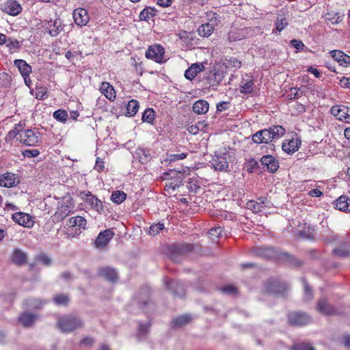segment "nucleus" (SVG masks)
Returning a JSON list of instances; mask_svg holds the SVG:
<instances>
[{
    "label": "nucleus",
    "instance_id": "obj_8",
    "mask_svg": "<svg viewBox=\"0 0 350 350\" xmlns=\"http://www.w3.org/2000/svg\"><path fill=\"white\" fill-rule=\"evenodd\" d=\"M73 208L72 198L70 197L64 198L54 215L55 218L57 220H62L71 213Z\"/></svg>",
    "mask_w": 350,
    "mask_h": 350
},
{
    "label": "nucleus",
    "instance_id": "obj_61",
    "mask_svg": "<svg viewBox=\"0 0 350 350\" xmlns=\"http://www.w3.org/2000/svg\"><path fill=\"white\" fill-rule=\"evenodd\" d=\"M230 107V103L227 101H222L217 104V111L222 112L228 109Z\"/></svg>",
    "mask_w": 350,
    "mask_h": 350
},
{
    "label": "nucleus",
    "instance_id": "obj_33",
    "mask_svg": "<svg viewBox=\"0 0 350 350\" xmlns=\"http://www.w3.org/2000/svg\"><path fill=\"white\" fill-rule=\"evenodd\" d=\"M211 163L215 170L223 171L228 167V162L226 157L217 156Z\"/></svg>",
    "mask_w": 350,
    "mask_h": 350
},
{
    "label": "nucleus",
    "instance_id": "obj_17",
    "mask_svg": "<svg viewBox=\"0 0 350 350\" xmlns=\"http://www.w3.org/2000/svg\"><path fill=\"white\" fill-rule=\"evenodd\" d=\"M72 16L76 25L80 27L86 25L90 20L88 11L82 8H76L73 11Z\"/></svg>",
    "mask_w": 350,
    "mask_h": 350
},
{
    "label": "nucleus",
    "instance_id": "obj_23",
    "mask_svg": "<svg viewBox=\"0 0 350 350\" xmlns=\"http://www.w3.org/2000/svg\"><path fill=\"white\" fill-rule=\"evenodd\" d=\"M38 319V316L36 314L25 312L18 317V321L25 327H29Z\"/></svg>",
    "mask_w": 350,
    "mask_h": 350
},
{
    "label": "nucleus",
    "instance_id": "obj_1",
    "mask_svg": "<svg viewBox=\"0 0 350 350\" xmlns=\"http://www.w3.org/2000/svg\"><path fill=\"white\" fill-rule=\"evenodd\" d=\"M284 133L285 129L282 126L275 125L257 131L252 136V139L256 144H268L280 138Z\"/></svg>",
    "mask_w": 350,
    "mask_h": 350
},
{
    "label": "nucleus",
    "instance_id": "obj_3",
    "mask_svg": "<svg viewBox=\"0 0 350 350\" xmlns=\"http://www.w3.org/2000/svg\"><path fill=\"white\" fill-rule=\"evenodd\" d=\"M265 291L269 294L286 297L289 290L288 284L278 279L271 278L265 283Z\"/></svg>",
    "mask_w": 350,
    "mask_h": 350
},
{
    "label": "nucleus",
    "instance_id": "obj_49",
    "mask_svg": "<svg viewBox=\"0 0 350 350\" xmlns=\"http://www.w3.org/2000/svg\"><path fill=\"white\" fill-rule=\"evenodd\" d=\"M290 350H315V348L312 347L310 343L301 342H297L292 345Z\"/></svg>",
    "mask_w": 350,
    "mask_h": 350
},
{
    "label": "nucleus",
    "instance_id": "obj_16",
    "mask_svg": "<svg viewBox=\"0 0 350 350\" xmlns=\"http://www.w3.org/2000/svg\"><path fill=\"white\" fill-rule=\"evenodd\" d=\"M1 10L11 16H17L22 11V7L16 0H8L1 5Z\"/></svg>",
    "mask_w": 350,
    "mask_h": 350
},
{
    "label": "nucleus",
    "instance_id": "obj_39",
    "mask_svg": "<svg viewBox=\"0 0 350 350\" xmlns=\"http://www.w3.org/2000/svg\"><path fill=\"white\" fill-rule=\"evenodd\" d=\"M157 10L154 8L148 7L144 8L139 14L141 21H148L153 16H156Z\"/></svg>",
    "mask_w": 350,
    "mask_h": 350
},
{
    "label": "nucleus",
    "instance_id": "obj_57",
    "mask_svg": "<svg viewBox=\"0 0 350 350\" xmlns=\"http://www.w3.org/2000/svg\"><path fill=\"white\" fill-rule=\"evenodd\" d=\"M223 232V230L221 227H216L211 228L208 231V234L212 239H217L221 235V232Z\"/></svg>",
    "mask_w": 350,
    "mask_h": 350
},
{
    "label": "nucleus",
    "instance_id": "obj_12",
    "mask_svg": "<svg viewBox=\"0 0 350 350\" xmlns=\"http://www.w3.org/2000/svg\"><path fill=\"white\" fill-rule=\"evenodd\" d=\"M45 31H46L51 36H57L60 31L62 30V21L57 17L56 13H53L51 18L49 20L45 19Z\"/></svg>",
    "mask_w": 350,
    "mask_h": 350
},
{
    "label": "nucleus",
    "instance_id": "obj_41",
    "mask_svg": "<svg viewBox=\"0 0 350 350\" xmlns=\"http://www.w3.org/2000/svg\"><path fill=\"white\" fill-rule=\"evenodd\" d=\"M206 18L208 20V22L206 23L210 26H212V27L215 29V27H217L220 21H221V17L219 15L213 12H209L206 13Z\"/></svg>",
    "mask_w": 350,
    "mask_h": 350
},
{
    "label": "nucleus",
    "instance_id": "obj_22",
    "mask_svg": "<svg viewBox=\"0 0 350 350\" xmlns=\"http://www.w3.org/2000/svg\"><path fill=\"white\" fill-rule=\"evenodd\" d=\"M12 219L21 226L30 227L33 225L31 217L25 213L16 212L12 215Z\"/></svg>",
    "mask_w": 350,
    "mask_h": 350
},
{
    "label": "nucleus",
    "instance_id": "obj_27",
    "mask_svg": "<svg viewBox=\"0 0 350 350\" xmlns=\"http://www.w3.org/2000/svg\"><path fill=\"white\" fill-rule=\"evenodd\" d=\"M192 320L193 318L189 314L178 315L172 320V325L174 328H179L189 324Z\"/></svg>",
    "mask_w": 350,
    "mask_h": 350
},
{
    "label": "nucleus",
    "instance_id": "obj_44",
    "mask_svg": "<svg viewBox=\"0 0 350 350\" xmlns=\"http://www.w3.org/2000/svg\"><path fill=\"white\" fill-rule=\"evenodd\" d=\"M139 110V103L136 100H130L126 105V115L129 116H135Z\"/></svg>",
    "mask_w": 350,
    "mask_h": 350
},
{
    "label": "nucleus",
    "instance_id": "obj_40",
    "mask_svg": "<svg viewBox=\"0 0 350 350\" xmlns=\"http://www.w3.org/2000/svg\"><path fill=\"white\" fill-rule=\"evenodd\" d=\"M254 83L253 80H243L240 85V92L245 94H251L254 91Z\"/></svg>",
    "mask_w": 350,
    "mask_h": 350
},
{
    "label": "nucleus",
    "instance_id": "obj_7",
    "mask_svg": "<svg viewBox=\"0 0 350 350\" xmlns=\"http://www.w3.org/2000/svg\"><path fill=\"white\" fill-rule=\"evenodd\" d=\"M146 57L154 60L159 64H163L167 61L165 58V49L159 45L150 46L146 51Z\"/></svg>",
    "mask_w": 350,
    "mask_h": 350
},
{
    "label": "nucleus",
    "instance_id": "obj_64",
    "mask_svg": "<svg viewBox=\"0 0 350 350\" xmlns=\"http://www.w3.org/2000/svg\"><path fill=\"white\" fill-rule=\"evenodd\" d=\"M40 152L37 150H26L23 152L25 157L32 158L36 157L39 154Z\"/></svg>",
    "mask_w": 350,
    "mask_h": 350
},
{
    "label": "nucleus",
    "instance_id": "obj_45",
    "mask_svg": "<svg viewBox=\"0 0 350 350\" xmlns=\"http://www.w3.org/2000/svg\"><path fill=\"white\" fill-rule=\"evenodd\" d=\"M53 300L57 305L67 306L70 301V297L68 295L60 293L55 295Z\"/></svg>",
    "mask_w": 350,
    "mask_h": 350
},
{
    "label": "nucleus",
    "instance_id": "obj_20",
    "mask_svg": "<svg viewBox=\"0 0 350 350\" xmlns=\"http://www.w3.org/2000/svg\"><path fill=\"white\" fill-rule=\"evenodd\" d=\"M261 165L265 166L267 170L271 172H275L279 168V163L277 159L270 154L264 155L260 159Z\"/></svg>",
    "mask_w": 350,
    "mask_h": 350
},
{
    "label": "nucleus",
    "instance_id": "obj_54",
    "mask_svg": "<svg viewBox=\"0 0 350 350\" xmlns=\"http://www.w3.org/2000/svg\"><path fill=\"white\" fill-rule=\"evenodd\" d=\"M221 291L226 295H234L238 293V288L233 285H226L221 288Z\"/></svg>",
    "mask_w": 350,
    "mask_h": 350
},
{
    "label": "nucleus",
    "instance_id": "obj_6",
    "mask_svg": "<svg viewBox=\"0 0 350 350\" xmlns=\"http://www.w3.org/2000/svg\"><path fill=\"white\" fill-rule=\"evenodd\" d=\"M193 249V245L190 244L173 245L169 248L170 257L173 261L179 262L181 257L192 251Z\"/></svg>",
    "mask_w": 350,
    "mask_h": 350
},
{
    "label": "nucleus",
    "instance_id": "obj_24",
    "mask_svg": "<svg viewBox=\"0 0 350 350\" xmlns=\"http://www.w3.org/2000/svg\"><path fill=\"white\" fill-rule=\"evenodd\" d=\"M254 252L256 256L265 259H273L277 256V252L275 250L271 247H258L256 248Z\"/></svg>",
    "mask_w": 350,
    "mask_h": 350
},
{
    "label": "nucleus",
    "instance_id": "obj_59",
    "mask_svg": "<svg viewBox=\"0 0 350 350\" xmlns=\"http://www.w3.org/2000/svg\"><path fill=\"white\" fill-rule=\"evenodd\" d=\"M246 167L247 172H252L253 170L257 169L258 167V162L254 159H251L249 160Z\"/></svg>",
    "mask_w": 350,
    "mask_h": 350
},
{
    "label": "nucleus",
    "instance_id": "obj_11",
    "mask_svg": "<svg viewBox=\"0 0 350 350\" xmlns=\"http://www.w3.org/2000/svg\"><path fill=\"white\" fill-rule=\"evenodd\" d=\"M79 196L83 201L89 204L92 208L94 209L99 214L103 212L104 206L102 201L90 191H81L79 193Z\"/></svg>",
    "mask_w": 350,
    "mask_h": 350
},
{
    "label": "nucleus",
    "instance_id": "obj_56",
    "mask_svg": "<svg viewBox=\"0 0 350 350\" xmlns=\"http://www.w3.org/2000/svg\"><path fill=\"white\" fill-rule=\"evenodd\" d=\"M150 326V323L143 324L142 323H139V329H138V336L142 337L146 335L148 332L149 327Z\"/></svg>",
    "mask_w": 350,
    "mask_h": 350
},
{
    "label": "nucleus",
    "instance_id": "obj_26",
    "mask_svg": "<svg viewBox=\"0 0 350 350\" xmlns=\"http://www.w3.org/2000/svg\"><path fill=\"white\" fill-rule=\"evenodd\" d=\"M332 58L340 66L347 67L350 65V56L339 50H333L330 52Z\"/></svg>",
    "mask_w": 350,
    "mask_h": 350
},
{
    "label": "nucleus",
    "instance_id": "obj_63",
    "mask_svg": "<svg viewBox=\"0 0 350 350\" xmlns=\"http://www.w3.org/2000/svg\"><path fill=\"white\" fill-rule=\"evenodd\" d=\"M94 342V339L90 336H86L80 341L81 346H89L91 347Z\"/></svg>",
    "mask_w": 350,
    "mask_h": 350
},
{
    "label": "nucleus",
    "instance_id": "obj_42",
    "mask_svg": "<svg viewBox=\"0 0 350 350\" xmlns=\"http://www.w3.org/2000/svg\"><path fill=\"white\" fill-rule=\"evenodd\" d=\"M137 154L142 163L148 162L152 158L150 150L149 149L139 148L137 150Z\"/></svg>",
    "mask_w": 350,
    "mask_h": 350
},
{
    "label": "nucleus",
    "instance_id": "obj_21",
    "mask_svg": "<svg viewBox=\"0 0 350 350\" xmlns=\"http://www.w3.org/2000/svg\"><path fill=\"white\" fill-rule=\"evenodd\" d=\"M113 235L114 232L110 229H107L103 232H100L95 240L96 247H102L106 246L109 243V241L112 239Z\"/></svg>",
    "mask_w": 350,
    "mask_h": 350
},
{
    "label": "nucleus",
    "instance_id": "obj_46",
    "mask_svg": "<svg viewBox=\"0 0 350 350\" xmlns=\"http://www.w3.org/2000/svg\"><path fill=\"white\" fill-rule=\"evenodd\" d=\"M126 198V194L122 191H113L111 196V200L113 202L119 204L124 202Z\"/></svg>",
    "mask_w": 350,
    "mask_h": 350
},
{
    "label": "nucleus",
    "instance_id": "obj_53",
    "mask_svg": "<svg viewBox=\"0 0 350 350\" xmlns=\"http://www.w3.org/2000/svg\"><path fill=\"white\" fill-rule=\"evenodd\" d=\"M246 207L254 213H258L262 211L261 206L255 200H249L246 204Z\"/></svg>",
    "mask_w": 350,
    "mask_h": 350
},
{
    "label": "nucleus",
    "instance_id": "obj_60",
    "mask_svg": "<svg viewBox=\"0 0 350 350\" xmlns=\"http://www.w3.org/2000/svg\"><path fill=\"white\" fill-rule=\"evenodd\" d=\"M228 64L230 67L234 68H239L241 66V62L235 57H231L228 61Z\"/></svg>",
    "mask_w": 350,
    "mask_h": 350
},
{
    "label": "nucleus",
    "instance_id": "obj_47",
    "mask_svg": "<svg viewBox=\"0 0 350 350\" xmlns=\"http://www.w3.org/2000/svg\"><path fill=\"white\" fill-rule=\"evenodd\" d=\"M215 29L207 23L201 25L198 29V34L202 37H208Z\"/></svg>",
    "mask_w": 350,
    "mask_h": 350
},
{
    "label": "nucleus",
    "instance_id": "obj_34",
    "mask_svg": "<svg viewBox=\"0 0 350 350\" xmlns=\"http://www.w3.org/2000/svg\"><path fill=\"white\" fill-rule=\"evenodd\" d=\"M192 108L194 113L202 115L208 112L209 104L206 100L200 99L194 103Z\"/></svg>",
    "mask_w": 350,
    "mask_h": 350
},
{
    "label": "nucleus",
    "instance_id": "obj_48",
    "mask_svg": "<svg viewBox=\"0 0 350 350\" xmlns=\"http://www.w3.org/2000/svg\"><path fill=\"white\" fill-rule=\"evenodd\" d=\"M349 244L340 245L333 250V253L340 257H347L350 256V251L348 248Z\"/></svg>",
    "mask_w": 350,
    "mask_h": 350
},
{
    "label": "nucleus",
    "instance_id": "obj_31",
    "mask_svg": "<svg viewBox=\"0 0 350 350\" xmlns=\"http://www.w3.org/2000/svg\"><path fill=\"white\" fill-rule=\"evenodd\" d=\"M12 261L17 265H25L27 261V257L25 252L20 249H15L11 255Z\"/></svg>",
    "mask_w": 350,
    "mask_h": 350
},
{
    "label": "nucleus",
    "instance_id": "obj_32",
    "mask_svg": "<svg viewBox=\"0 0 350 350\" xmlns=\"http://www.w3.org/2000/svg\"><path fill=\"white\" fill-rule=\"evenodd\" d=\"M301 144V140L298 138L293 139L282 144V150L288 154L293 153L298 150Z\"/></svg>",
    "mask_w": 350,
    "mask_h": 350
},
{
    "label": "nucleus",
    "instance_id": "obj_10",
    "mask_svg": "<svg viewBox=\"0 0 350 350\" xmlns=\"http://www.w3.org/2000/svg\"><path fill=\"white\" fill-rule=\"evenodd\" d=\"M18 137V142L28 146H36L39 141V137L36 133L31 129L24 130L23 129V126L20 129Z\"/></svg>",
    "mask_w": 350,
    "mask_h": 350
},
{
    "label": "nucleus",
    "instance_id": "obj_30",
    "mask_svg": "<svg viewBox=\"0 0 350 350\" xmlns=\"http://www.w3.org/2000/svg\"><path fill=\"white\" fill-rule=\"evenodd\" d=\"M14 65L18 68L21 75L23 77L25 83H27V77H29L31 72L30 65L23 59H16L14 61Z\"/></svg>",
    "mask_w": 350,
    "mask_h": 350
},
{
    "label": "nucleus",
    "instance_id": "obj_55",
    "mask_svg": "<svg viewBox=\"0 0 350 350\" xmlns=\"http://www.w3.org/2000/svg\"><path fill=\"white\" fill-rule=\"evenodd\" d=\"M275 25L276 31L280 32L288 25V22L286 18H278Z\"/></svg>",
    "mask_w": 350,
    "mask_h": 350
},
{
    "label": "nucleus",
    "instance_id": "obj_13",
    "mask_svg": "<svg viewBox=\"0 0 350 350\" xmlns=\"http://www.w3.org/2000/svg\"><path fill=\"white\" fill-rule=\"evenodd\" d=\"M331 113L339 120L350 123V108L346 105H335L331 108Z\"/></svg>",
    "mask_w": 350,
    "mask_h": 350
},
{
    "label": "nucleus",
    "instance_id": "obj_51",
    "mask_svg": "<svg viewBox=\"0 0 350 350\" xmlns=\"http://www.w3.org/2000/svg\"><path fill=\"white\" fill-rule=\"evenodd\" d=\"M53 118L61 122H65L68 118V113L66 110L58 109L53 114Z\"/></svg>",
    "mask_w": 350,
    "mask_h": 350
},
{
    "label": "nucleus",
    "instance_id": "obj_37",
    "mask_svg": "<svg viewBox=\"0 0 350 350\" xmlns=\"http://www.w3.org/2000/svg\"><path fill=\"white\" fill-rule=\"evenodd\" d=\"M301 280L304 285V301H309L313 299L314 292L309 283L307 282L306 278L302 277Z\"/></svg>",
    "mask_w": 350,
    "mask_h": 350
},
{
    "label": "nucleus",
    "instance_id": "obj_25",
    "mask_svg": "<svg viewBox=\"0 0 350 350\" xmlns=\"http://www.w3.org/2000/svg\"><path fill=\"white\" fill-rule=\"evenodd\" d=\"M334 208L345 213L350 212V198L346 195L340 196L334 201Z\"/></svg>",
    "mask_w": 350,
    "mask_h": 350
},
{
    "label": "nucleus",
    "instance_id": "obj_18",
    "mask_svg": "<svg viewBox=\"0 0 350 350\" xmlns=\"http://www.w3.org/2000/svg\"><path fill=\"white\" fill-rule=\"evenodd\" d=\"M168 290L176 297H184L185 288L184 284L178 281L171 280L166 282Z\"/></svg>",
    "mask_w": 350,
    "mask_h": 350
},
{
    "label": "nucleus",
    "instance_id": "obj_58",
    "mask_svg": "<svg viewBox=\"0 0 350 350\" xmlns=\"http://www.w3.org/2000/svg\"><path fill=\"white\" fill-rule=\"evenodd\" d=\"M5 44L10 49H16L20 46L19 42L17 40H12L10 38H7L6 42Z\"/></svg>",
    "mask_w": 350,
    "mask_h": 350
},
{
    "label": "nucleus",
    "instance_id": "obj_38",
    "mask_svg": "<svg viewBox=\"0 0 350 350\" xmlns=\"http://www.w3.org/2000/svg\"><path fill=\"white\" fill-rule=\"evenodd\" d=\"M87 221L83 217L77 216L70 217L68 221L67 226L69 227H76L78 226L79 229H85Z\"/></svg>",
    "mask_w": 350,
    "mask_h": 350
},
{
    "label": "nucleus",
    "instance_id": "obj_29",
    "mask_svg": "<svg viewBox=\"0 0 350 350\" xmlns=\"http://www.w3.org/2000/svg\"><path fill=\"white\" fill-rule=\"evenodd\" d=\"M280 258L288 265L294 267H300L304 265L302 260L287 252H282L280 254Z\"/></svg>",
    "mask_w": 350,
    "mask_h": 350
},
{
    "label": "nucleus",
    "instance_id": "obj_14",
    "mask_svg": "<svg viewBox=\"0 0 350 350\" xmlns=\"http://www.w3.org/2000/svg\"><path fill=\"white\" fill-rule=\"evenodd\" d=\"M19 183V178L18 174L5 172L0 174V186L11 188L16 186Z\"/></svg>",
    "mask_w": 350,
    "mask_h": 350
},
{
    "label": "nucleus",
    "instance_id": "obj_52",
    "mask_svg": "<svg viewBox=\"0 0 350 350\" xmlns=\"http://www.w3.org/2000/svg\"><path fill=\"white\" fill-rule=\"evenodd\" d=\"M164 224L159 222L150 226L148 234L152 236L158 234L161 230L164 229Z\"/></svg>",
    "mask_w": 350,
    "mask_h": 350
},
{
    "label": "nucleus",
    "instance_id": "obj_50",
    "mask_svg": "<svg viewBox=\"0 0 350 350\" xmlns=\"http://www.w3.org/2000/svg\"><path fill=\"white\" fill-rule=\"evenodd\" d=\"M154 111L151 108L146 109L142 115V120L148 123H152L154 120Z\"/></svg>",
    "mask_w": 350,
    "mask_h": 350
},
{
    "label": "nucleus",
    "instance_id": "obj_62",
    "mask_svg": "<svg viewBox=\"0 0 350 350\" xmlns=\"http://www.w3.org/2000/svg\"><path fill=\"white\" fill-rule=\"evenodd\" d=\"M139 304L142 309H144L146 306H148L151 310L154 308V304L149 298H146L142 301H139Z\"/></svg>",
    "mask_w": 350,
    "mask_h": 350
},
{
    "label": "nucleus",
    "instance_id": "obj_5",
    "mask_svg": "<svg viewBox=\"0 0 350 350\" xmlns=\"http://www.w3.org/2000/svg\"><path fill=\"white\" fill-rule=\"evenodd\" d=\"M288 323L291 326H305L311 323V317L305 312L291 311L287 314Z\"/></svg>",
    "mask_w": 350,
    "mask_h": 350
},
{
    "label": "nucleus",
    "instance_id": "obj_36",
    "mask_svg": "<svg viewBox=\"0 0 350 350\" xmlns=\"http://www.w3.org/2000/svg\"><path fill=\"white\" fill-rule=\"evenodd\" d=\"M299 237L304 239L314 240V229L310 225L306 226L304 224V229L299 230L297 232Z\"/></svg>",
    "mask_w": 350,
    "mask_h": 350
},
{
    "label": "nucleus",
    "instance_id": "obj_28",
    "mask_svg": "<svg viewBox=\"0 0 350 350\" xmlns=\"http://www.w3.org/2000/svg\"><path fill=\"white\" fill-rule=\"evenodd\" d=\"M204 70V66L202 63L193 64L185 72V77L189 79H193L201 71Z\"/></svg>",
    "mask_w": 350,
    "mask_h": 350
},
{
    "label": "nucleus",
    "instance_id": "obj_4",
    "mask_svg": "<svg viewBox=\"0 0 350 350\" xmlns=\"http://www.w3.org/2000/svg\"><path fill=\"white\" fill-rule=\"evenodd\" d=\"M226 73V68L221 66H215L206 72L204 80L206 84L211 87H217L222 81Z\"/></svg>",
    "mask_w": 350,
    "mask_h": 350
},
{
    "label": "nucleus",
    "instance_id": "obj_9",
    "mask_svg": "<svg viewBox=\"0 0 350 350\" xmlns=\"http://www.w3.org/2000/svg\"><path fill=\"white\" fill-rule=\"evenodd\" d=\"M316 308L318 312L324 316L340 314L338 310L334 305L330 304L325 297L321 298L317 301Z\"/></svg>",
    "mask_w": 350,
    "mask_h": 350
},
{
    "label": "nucleus",
    "instance_id": "obj_15",
    "mask_svg": "<svg viewBox=\"0 0 350 350\" xmlns=\"http://www.w3.org/2000/svg\"><path fill=\"white\" fill-rule=\"evenodd\" d=\"M185 170L170 169L167 172L163 174V180H169L183 185V180L185 178Z\"/></svg>",
    "mask_w": 350,
    "mask_h": 350
},
{
    "label": "nucleus",
    "instance_id": "obj_43",
    "mask_svg": "<svg viewBox=\"0 0 350 350\" xmlns=\"http://www.w3.org/2000/svg\"><path fill=\"white\" fill-rule=\"evenodd\" d=\"M22 127L21 124H16L13 129L8 132L6 135L5 140L7 142H12L14 139H16V141H18V135L20 133V129Z\"/></svg>",
    "mask_w": 350,
    "mask_h": 350
},
{
    "label": "nucleus",
    "instance_id": "obj_35",
    "mask_svg": "<svg viewBox=\"0 0 350 350\" xmlns=\"http://www.w3.org/2000/svg\"><path fill=\"white\" fill-rule=\"evenodd\" d=\"M100 90L109 100H113L116 98V92L113 87L109 83L103 82Z\"/></svg>",
    "mask_w": 350,
    "mask_h": 350
},
{
    "label": "nucleus",
    "instance_id": "obj_2",
    "mask_svg": "<svg viewBox=\"0 0 350 350\" xmlns=\"http://www.w3.org/2000/svg\"><path fill=\"white\" fill-rule=\"evenodd\" d=\"M84 326L83 319L78 315L68 314L58 318L57 327L64 333L72 332Z\"/></svg>",
    "mask_w": 350,
    "mask_h": 350
},
{
    "label": "nucleus",
    "instance_id": "obj_19",
    "mask_svg": "<svg viewBox=\"0 0 350 350\" xmlns=\"http://www.w3.org/2000/svg\"><path fill=\"white\" fill-rule=\"evenodd\" d=\"M98 275L111 282H116L118 279L117 271L110 267H100L98 269Z\"/></svg>",
    "mask_w": 350,
    "mask_h": 350
}]
</instances>
